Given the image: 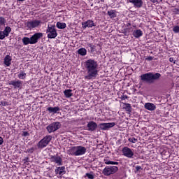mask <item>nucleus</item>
<instances>
[{
	"instance_id": "1",
	"label": "nucleus",
	"mask_w": 179,
	"mask_h": 179,
	"mask_svg": "<svg viewBox=\"0 0 179 179\" xmlns=\"http://www.w3.org/2000/svg\"><path fill=\"white\" fill-rule=\"evenodd\" d=\"M85 68L87 72V75L85 76L84 79L85 80H92V79H96L99 75V64L97 61L89 59L85 62Z\"/></svg>"
},
{
	"instance_id": "2",
	"label": "nucleus",
	"mask_w": 179,
	"mask_h": 179,
	"mask_svg": "<svg viewBox=\"0 0 179 179\" xmlns=\"http://www.w3.org/2000/svg\"><path fill=\"white\" fill-rule=\"evenodd\" d=\"M161 77L162 74H160V73L150 72L142 74L141 79L143 82H145V83H155V81L159 80Z\"/></svg>"
},
{
	"instance_id": "3",
	"label": "nucleus",
	"mask_w": 179,
	"mask_h": 179,
	"mask_svg": "<svg viewBox=\"0 0 179 179\" xmlns=\"http://www.w3.org/2000/svg\"><path fill=\"white\" fill-rule=\"evenodd\" d=\"M70 153L72 156H82L86 153V148L82 145L73 147L70 150Z\"/></svg>"
},
{
	"instance_id": "4",
	"label": "nucleus",
	"mask_w": 179,
	"mask_h": 179,
	"mask_svg": "<svg viewBox=\"0 0 179 179\" xmlns=\"http://www.w3.org/2000/svg\"><path fill=\"white\" fill-rule=\"evenodd\" d=\"M52 139V136L50 135L45 136L38 143L37 148L38 149H44V148H47V145L51 142Z\"/></svg>"
},
{
	"instance_id": "5",
	"label": "nucleus",
	"mask_w": 179,
	"mask_h": 179,
	"mask_svg": "<svg viewBox=\"0 0 179 179\" xmlns=\"http://www.w3.org/2000/svg\"><path fill=\"white\" fill-rule=\"evenodd\" d=\"M118 171V168L115 166H106L102 171V174L106 176H111L115 174Z\"/></svg>"
},
{
	"instance_id": "6",
	"label": "nucleus",
	"mask_w": 179,
	"mask_h": 179,
	"mask_svg": "<svg viewBox=\"0 0 179 179\" xmlns=\"http://www.w3.org/2000/svg\"><path fill=\"white\" fill-rule=\"evenodd\" d=\"M41 20H30L26 22L25 26L29 29V30H32V29H36L37 27H40L41 26Z\"/></svg>"
},
{
	"instance_id": "7",
	"label": "nucleus",
	"mask_w": 179,
	"mask_h": 179,
	"mask_svg": "<svg viewBox=\"0 0 179 179\" xmlns=\"http://www.w3.org/2000/svg\"><path fill=\"white\" fill-rule=\"evenodd\" d=\"M61 128V122H55L50 124L47 127L46 129L49 134H52V132H55V131H58Z\"/></svg>"
},
{
	"instance_id": "8",
	"label": "nucleus",
	"mask_w": 179,
	"mask_h": 179,
	"mask_svg": "<svg viewBox=\"0 0 179 179\" xmlns=\"http://www.w3.org/2000/svg\"><path fill=\"white\" fill-rule=\"evenodd\" d=\"M46 32L48 33V38H55V37L58 36V33H57L55 27L52 25L48 26Z\"/></svg>"
},
{
	"instance_id": "9",
	"label": "nucleus",
	"mask_w": 179,
	"mask_h": 179,
	"mask_svg": "<svg viewBox=\"0 0 179 179\" xmlns=\"http://www.w3.org/2000/svg\"><path fill=\"white\" fill-rule=\"evenodd\" d=\"M122 152L123 156H125V157H128V159H132V157H134V150L128 147L123 148Z\"/></svg>"
},
{
	"instance_id": "10",
	"label": "nucleus",
	"mask_w": 179,
	"mask_h": 179,
	"mask_svg": "<svg viewBox=\"0 0 179 179\" xmlns=\"http://www.w3.org/2000/svg\"><path fill=\"white\" fill-rule=\"evenodd\" d=\"M43 36V34L41 32L35 33L31 37H30L31 44H37V43H38V40H40Z\"/></svg>"
},
{
	"instance_id": "11",
	"label": "nucleus",
	"mask_w": 179,
	"mask_h": 179,
	"mask_svg": "<svg viewBox=\"0 0 179 179\" xmlns=\"http://www.w3.org/2000/svg\"><path fill=\"white\" fill-rule=\"evenodd\" d=\"M115 122L99 124V128L102 131H108V129H110V128H113V127H115Z\"/></svg>"
},
{
	"instance_id": "12",
	"label": "nucleus",
	"mask_w": 179,
	"mask_h": 179,
	"mask_svg": "<svg viewBox=\"0 0 179 179\" xmlns=\"http://www.w3.org/2000/svg\"><path fill=\"white\" fill-rule=\"evenodd\" d=\"M51 163H55L58 166H62V158L59 155H53L50 158Z\"/></svg>"
},
{
	"instance_id": "13",
	"label": "nucleus",
	"mask_w": 179,
	"mask_h": 179,
	"mask_svg": "<svg viewBox=\"0 0 179 179\" xmlns=\"http://www.w3.org/2000/svg\"><path fill=\"white\" fill-rule=\"evenodd\" d=\"M96 26L94 22L92 20H88L85 22H82V27L83 29H86L87 27L88 28H92Z\"/></svg>"
},
{
	"instance_id": "14",
	"label": "nucleus",
	"mask_w": 179,
	"mask_h": 179,
	"mask_svg": "<svg viewBox=\"0 0 179 179\" xmlns=\"http://www.w3.org/2000/svg\"><path fill=\"white\" fill-rule=\"evenodd\" d=\"M129 2L132 3L134 7L137 8V9H139L143 6V1L142 0H129Z\"/></svg>"
},
{
	"instance_id": "15",
	"label": "nucleus",
	"mask_w": 179,
	"mask_h": 179,
	"mask_svg": "<svg viewBox=\"0 0 179 179\" xmlns=\"http://www.w3.org/2000/svg\"><path fill=\"white\" fill-rule=\"evenodd\" d=\"M87 127V131H91V132H93L94 131H96V129H97V123L94 121L88 122Z\"/></svg>"
},
{
	"instance_id": "16",
	"label": "nucleus",
	"mask_w": 179,
	"mask_h": 179,
	"mask_svg": "<svg viewBox=\"0 0 179 179\" xmlns=\"http://www.w3.org/2000/svg\"><path fill=\"white\" fill-rule=\"evenodd\" d=\"M47 111H49L50 113L58 114L61 111V108L58 106L56 107H49L47 108Z\"/></svg>"
},
{
	"instance_id": "17",
	"label": "nucleus",
	"mask_w": 179,
	"mask_h": 179,
	"mask_svg": "<svg viewBox=\"0 0 179 179\" xmlns=\"http://www.w3.org/2000/svg\"><path fill=\"white\" fill-rule=\"evenodd\" d=\"M144 107L146 110H149V111H155V110H156V105L152 103H146Z\"/></svg>"
},
{
	"instance_id": "18",
	"label": "nucleus",
	"mask_w": 179,
	"mask_h": 179,
	"mask_svg": "<svg viewBox=\"0 0 179 179\" xmlns=\"http://www.w3.org/2000/svg\"><path fill=\"white\" fill-rule=\"evenodd\" d=\"M9 85H11L12 86L14 87V89H19L22 85V81L20 80H17V81H10Z\"/></svg>"
},
{
	"instance_id": "19",
	"label": "nucleus",
	"mask_w": 179,
	"mask_h": 179,
	"mask_svg": "<svg viewBox=\"0 0 179 179\" xmlns=\"http://www.w3.org/2000/svg\"><path fill=\"white\" fill-rule=\"evenodd\" d=\"M55 174H59V176H62L65 174V166L57 167L55 171Z\"/></svg>"
},
{
	"instance_id": "20",
	"label": "nucleus",
	"mask_w": 179,
	"mask_h": 179,
	"mask_svg": "<svg viewBox=\"0 0 179 179\" xmlns=\"http://www.w3.org/2000/svg\"><path fill=\"white\" fill-rule=\"evenodd\" d=\"M133 36L135 38H139L143 36V32L141 29H136L133 31Z\"/></svg>"
},
{
	"instance_id": "21",
	"label": "nucleus",
	"mask_w": 179,
	"mask_h": 179,
	"mask_svg": "<svg viewBox=\"0 0 179 179\" xmlns=\"http://www.w3.org/2000/svg\"><path fill=\"white\" fill-rule=\"evenodd\" d=\"M4 64L6 66H10L12 64V57L10 55H6L4 58Z\"/></svg>"
},
{
	"instance_id": "22",
	"label": "nucleus",
	"mask_w": 179,
	"mask_h": 179,
	"mask_svg": "<svg viewBox=\"0 0 179 179\" xmlns=\"http://www.w3.org/2000/svg\"><path fill=\"white\" fill-rule=\"evenodd\" d=\"M78 54L82 57H85L87 54V50L85 48H81L78 50Z\"/></svg>"
},
{
	"instance_id": "23",
	"label": "nucleus",
	"mask_w": 179,
	"mask_h": 179,
	"mask_svg": "<svg viewBox=\"0 0 179 179\" xmlns=\"http://www.w3.org/2000/svg\"><path fill=\"white\" fill-rule=\"evenodd\" d=\"M64 94L67 99H69V97H72V96H73V94H72V90H64Z\"/></svg>"
},
{
	"instance_id": "24",
	"label": "nucleus",
	"mask_w": 179,
	"mask_h": 179,
	"mask_svg": "<svg viewBox=\"0 0 179 179\" xmlns=\"http://www.w3.org/2000/svg\"><path fill=\"white\" fill-rule=\"evenodd\" d=\"M22 43L24 45H29V44H31V40L29 37H24L22 38Z\"/></svg>"
},
{
	"instance_id": "25",
	"label": "nucleus",
	"mask_w": 179,
	"mask_h": 179,
	"mask_svg": "<svg viewBox=\"0 0 179 179\" xmlns=\"http://www.w3.org/2000/svg\"><path fill=\"white\" fill-rule=\"evenodd\" d=\"M108 16L110 17L111 19H113L114 17H117V14H116L115 10H110L108 11Z\"/></svg>"
},
{
	"instance_id": "26",
	"label": "nucleus",
	"mask_w": 179,
	"mask_h": 179,
	"mask_svg": "<svg viewBox=\"0 0 179 179\" xmlns=\"http://www.w3.org/2000/svg\"><path fill=\"white\" fill-rule=\"evenodd\" d=\"M10 31H12V29L10 28V27H6L4 30L3 31V33L5 34L6 37H8Z\"/></svg>"
},
{
	"instance_id": "27",
	"label": "nucleus",
	"mask_w": 179,
	"mask_h": 179,
	"mask_svg": "<svg viewBox=\"0 0 179 179\" xmlns=\"http://www.w3.org/2000/svg\"><path fill=\"white\" fill-rule=\"evenodd\" d=\"M57 29H65L66 27V24L65 22H57L56 24Z\"/></svg>"
},
{
	"instance_id": "28",
	"label": "nucleus",
	"mask_w": 179,
	"mask_h": 179,
	"mask_svg": "<svg viewBox=\"0 0 179 179\" xmlns=\"http://www.w3.org/2000/svg\"><path fill=\"white\" fill-rule=\"evenodd\" d=\"M87 46L89 47V48H90L91 52H94V51H96V45H94L92 43H87Z\"/></svg>"
},
{
	"instance_id": "29",
	"label": "nucleus",
	"mask_w": 179,
	"mask_h": 179,
	"mask_svg": "<svg viewBox=\"0 0 179 179\" xmlns=\"http://www.w3.org/2000/svg\"><path fill=\"white\" fill-rule=\"evenodd\" d=\"M105 162V164H112V165H115V166H117V164H119V163L117 162H113V161H108V160H104Z\"/></svg>"
},
{
	"instance_id": "30",
	"label": "nucleus",
	"mask_w": 179,
	"mask_h": 179,
	"mask_svg": "<svg viewBox=\"0 0 179 179\" xmlns=\"http://www.w3.org/2000/svg\"><path fill=\"white\" fill-rule=\"evenodd\" d=\"M124 108L126 111H128L129 113H131L132 111V107L131 106V104L129 103H125Z\"/></svg>"
},
{
	"instance_id": "31",
	"label": "nucleus",
	"mask_w": 179,
	"mask_h": 179,
	"mask_svg": "<svg viewBox=\"0 0 179 179\" xmlns=\"http://www.w3.org/2000/svg\"><path fill=\"white\" fill-rule=\"evenodd\" d=\"M27 74L23 71H20V74H18L19 79H26Z\"/></svg>"
},
{
	"instance_id": "32",
	"label": "nucleus",
	"mask_w": 179,
	"mask_h": 179,
	"mask_svg": "<svg viewBox=\"0 0 179 179\" xmlns=\"http://www.w3.org/2000/svg\"><path fill=\"white\" fill-rule=\"evenodd\" d=\"M5 23H6L5 17L0 16V27L1 26H5Z\"/></svg>"
},
{
	"instance_id": "33",
	"label": "nucleus",
	"mask_w": 179,
	"mask_h": 179,
	"mask_svg": "<svg viewBox=\"0 0 179 179\" xmlns=\"http://www.w3.org/2000/svg\"><path fill=\"white\" fill-rule=\"evenodd\" d=\"M173 31L176 34H178L179 33V26L178 25H175L173 27Z\"/></svg>"
},
{
	"instance_id": "34",
	"label": "nucleus",
	"mask_w": 179,
	"mask_h": 179,
	"mask_svg": "<svg viewBox=\"0 0 179 179\" xmlns=\"http://www.w3.org/2000/svg\"><path fill=\"white\" fill-rule=\"evenodd\" d=\"M129 142H131V143H136V142H138V139L131 137L129 138Z\"/></svg>"
},
{
	"instance_id": "35",
	"label": "nucleus",
	"mask_w": 179,
	"mask_h": 179,
	"mask_svg": "<svg viewBox=\"0 0 179 179\" xmlns=\"http://www.w3.org/2000/svg\"><path fill=\"white\" fill-rule=\"evenodd\" d=\"M86 177H87V178L89 179H94V176L92 173H87L85 174Z\"/></svg>"
},
{
	"instance_id": "36",
	"label": "nucleus",
	"mask_w": 179,
	"mask_h": 179,
	"mask_svg": "<svg viewBox=\"0 0 179 179\" xmlns=\"http://www.w3.org/2000/svg\"><path fill=\"white\" fill-rule=\"evenodd\" d=\"M5 37H6V36L5 35L3 31H0V40H3V38H5Z\"/></svg>"
},
{
	"instance_id": "37",
	"label": "nucleus",
	"mask_w": 179,
	"mask_h": 179,
	"mask_svg": "<svg viewBox=\"0 0 179 179\" xmlns=\"http://www.w3.org/2000/svg\"><path fill=\"white\" fill-rule=\"evenodd\" d=\"M0 106H3V107H5V106H8V102H6V101H1L0 102Z\"/></svg>"
},
{
	"instance_id": "38",
	"label": "nucleus",
	"mask_w": 179,
	"mask_h": 179,
	"mask_svg": "<svg viewBox=\"0 0 179 179\" xmlns=\"http://www.w3.org/2000/svg\"><path fill=\"white\" fill-rule=\"evenodd\" d=\"M27 152H28V153H33V152H34V148L27 150Z\"/></svg>"
},
{
	"instance_id": "39",
	"label": "nucleus",
	"mask_w": 179,
	"mask_h": 179,
	"mask_svg": "<svg viewBox=\"0 0 179 179\" xmlns=\"http://www.w3.org/2000/svg\"><path fill=\"white\" fill-rule=\"evenodd\" d=\"M146 61H152L153 57L150 56L145 58Z\"/></svg>"
},
{
	"instance_id": "40",
	"label": "nucleus",
	"mask_w": 179,
	"mask_h": 179,
	"mask_svg": "<svg viewBox=\"0 0 179 179\" xmlns=\"http://www.w3.org/2000/svg\"><path fill=\"white\" fill-rule=\"evenodd\" d=\"M173 12L176 13V15L178 14L179 10L178 8H173Z\"/></svg>"
},
{
	"instance_id": "41",
	"label": "nucleus",
	"mask_w": 179,
	"mask_h": 179,
	"mask_svg": "<svg viewBox=\"0 0 179 179\" xmlns=\"http://www.w3.org/2000/svg\"><path fill=\"white\" fill-rule=\"evenodd\" d=\"M29 132H27V131H24L23 132V136H29Z\"/></svg>"
},
{
	"instance_id": "42",
	"label": "nucleus",
	"mask_w": 179,
	"mask_h": 179,
	"mask_svg": "<svg viewBox=\"0 0 179 179\" xmlns=\"http://www.w3.org/2000/svg\"><path fill=\"white\" fill-rule=\"evenodd\" d=\"M141 169H142V167H141V166H136V171H139Z\"/></svg>"
},
{
	"instance_id": "43",
	"label": "nucleus",
	"mask_w": 179,
	"mask_h": 179,
	"mask_svg": "<svg viewBox=\"0 0 179 179\" xmlns=\"http://www.w3.org/2000/svg\"><path fill=\"white\" fill-rule=\"evenodd\" d=\"M121 99H122V100H125V99H128V96L123 95Z\"/></svg>"
},
{
	"instance_id": "44",
	"label": "nucleus",
	"mask_w": 179,
	"mask_h": 179,
	"mask_svg": "<svg viewBox=\"0 0 179 179\" xmlns=\"http://www.w3.org/2000/svg\"><path fill=\"white\" fill-rule=\"evenodd\" d=\"M3 138L0 136V145H3Z\"/></svg>"
},
{
	"instance_id": "45",
	"label": "nucleus",
	"mask_w": 179,
	"mask_h": 179,
	"mask_svg": "<svg viewBox=\"0 0 179 179\" xmlns=\"http://www.w3.org/2000/svg\"><path fill=\"white\" fill-rule=\"evenodd\" d=\"M152 3H159V1L157 0H150Z\"/></svg>"
},
{
	"instance_id": "46",
	"label": "nucleus",
	"mask_w": 179,
	"mask_h": 179,
	"mask_svg": "<svg viewBox=\"0 0 179 179\" xmlns=\"http://www.w3.org/2000/svg\"><path fill=\"white\" fill-rule=\"evenodd\" d=\"M170 62H173V64H176V62H174V59L173 57L169 58Z\"/></svg>"
},
{
	"instance_id": "47",
	"label": "nucleus",
	"mask_w": 179,
	"mask_h": 179,
	"mask_svg": "<svg viewBox=\"0 0 179 179\" xmlns=\"http://www.w3.org/2000/svg\"><path fill=\"white\" fill-rule=\"evenodd\" d=\"M17 1H19L20 2H23V1L24 0H17Z\"/></svg>"
},
{
	"instance_id": "48",
	"label": "nucleus",
	"mask_w": 179,
	"mask_h": 179,
	"mask_svg": "<svg viewBox=\"0 0 179 179\" xmlns=\"http://www.w3.org/2000/svg\"><path fill=\"white\" fill-rule=\"evenodd\" d=\"M105 0H101V2H104Z\"/></svg>"
},
{
	"instance_id": "49",
	"label": "nucleus",
	"mask_w": 179,
	"mask_h": 179,
	"mask_svg": "<svg viewBox=\"0 0 179 179\" xmlns=\"http://www.w3.org/2000/svg\"><path fill=\"white\" fill-rule=\"evenodd\" d=\"M113 1H117V0H113Z\"/></svg>"
}]
</instances>
